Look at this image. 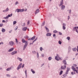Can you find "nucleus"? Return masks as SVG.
<instances>
[{
    "label": "nucleus",
    "instance_id": "1",
    "mask_svg": "<svg viewBox=\"0 0 78 78\" xmlns=\"http://www.w3.org/2000/svg\"><path fill=\"white\" fill-rule=\"evenodd\" d=\"M55 59L57 61H59V60H62V58H60L59 56V55L58 54H57L56 56L55 57Z\"/></svg>",
    "mask_w": 78,
    "mask_h": 78
},
{
    "label": "nucleus",
    "instance_id": "2",
    "mask_svg": "<svg viewBox=\"0 0 78 78\" xmlns=\"http://www.w3.org/2000/svg\"><path fill=\"white\" fill-rule=\"evenodd\" d=\"M22 66V63H20L19 65L18 66L17 68V70H19L20 69H21Z\"/></svg>",
    "mask_w": 78,
    "mask_h": 78
},
{
    "label": "nucleus",
    "instance_id": "3",
    "mask_svg": "<svg viewBox=\"0 0 78 78\" xmlns=\"http://www.w3.org/2000/svg\"><path fill=\"white\" fill-rule=\"evenodd\" d=\"M12 16V13H11V14L8 15V16H6V17H4L3 19H8L9 17H11Z\"/></svg>",
    "mask_w": 78,
    "mask_h": 78
},
{
    "label": "nucleus",
    "instance_id": "4",
    "mask_svg": "<svg viewBox=\"0 0 78 78\" xmlns=\"http://www.w3.org/2000/svg\"><path fill=\"white\" fill-rule=\"evenodd\" d=\"M63 2H64V1H63V0H62L60 2V4L58 5L59 6H61L62 5H63L64 4Z\"/></svg>",
    "mask_w": 78,
    "mask_h": 78
},
{
    "label": "nucleus",
    "instance_id": "5",
    "mask_svg": "<svg viewBox=\"0 0 78 78\" xmlns=\"http://www.w3.org/2000/svg\"><path fill=\"white\" fill-rule=\"evenodd\" d=\"M28 45V42H26L25 43V44H24V46L23 48V50H24L26 48H27V46Z\"/></svg>",
    "mask_w": 78,
    "mask_h": 78
},
{
    "label": "nucleus",
    "instance_id": "6",
    "mask_svg": "<svg viewBox=\"0 0 78 78\" xmlns=\"http://www.w3.org/2000/svg\"><path fill=\"white\" fill-rule=\"evenodd\" d=\"M60 69L62 70H64V69H66V66L64 65L63 66H62L61 67Z\"/></svg>",
    "mask_w": 78,
    "mask_h": 78
},
{
    "label": "nucleus",
    "instance_id": "7",
    "mask_svg": "<svg viewBox=\"0 0 78 78\" xmlns=\"http://www.w3.org/2000/svg\"><path fill=\"white\" fill-rule=\"evenodd\" d=\"M9 44L11 46H13V45H14V43L12 41L9 42Z\"/></svg>",
    "mask_w": 78,
    "mask_h": 78
},
{
    "label": "nucleus",
    "instance_id": "8",
    "mask_svg": "<svg viewBox=\"0 0 78 78\" xmlns=\"http://www.w3.org/2000/svg\"><path fill=\"white\" fill-rule=\"evenodd\" d=\"M70 68L69 67H67V70L66 71V74H68L69 73V71L70 70Z\"/></svg>",
    "mask_w": 78,
    "mask_h": 78
},
{
    "label": "nucleus",
    "instance_id": "9",
    "mask_svg": "<svg viewBox=\"0 0 78 78\" xmlns=\"http://www.w3.org/2000/svg\"><path fill=\"white\" fill-rule=\"evenodd\" d=\"M65 8H66L65 5H62L61 7V10H64L65 9Z\"/></svg>",
    "mask_w": 78,
    "mask_h": 78
},
{
    "label": "nucleus",
    "instance_id": "10",
    "mask_svg": "<svg viewBox=\"0 0 78 78\" xmlns=\"http://www.w3.org/2000/svg\"><path fill=\"white\" fill-rule=\"evenodd\" d=\"M17 53V51H15L11 53V55H15V54H16Z\"/></svg>",
    "mask_w": 78,
    "mask_h": 78
},
{
    "label": "nucleus",
    "instance_id": "11",
    "mask_svg": "<svg viewBox=\"0 0 78 78\" xmlns=\"http://www.w3.org/2000/svg\"><path fill=\"white\" fill-rule=\"evenodd\" d=\"M72 69L73 70V71H74V72H75L76 70V69H75V68L73 66H72L71 67Z\"/></svg>",
    "mask_w": 78,
    "mask_h": 78
},
{
    "label": "nucleus",
    "instance_id": "12",
    "mask_svg": "<svg viewBox=\"0 0 78 78\" xmlns=\"http://www.w3.org/2000/svg\"><path fill=\"white\" fill-rule=\"evenodd\" d=\"M24 72L26 75V78H27V77H28V75L27 74V69H25Z\"/></svg>",
    "mask_w": 78,
    "mask_h": 78
},
{
    "label": "nucleus",
    "instance_id": "13",
    "mask_svg": "<svg viewBox=\"0 0 78 78\" xmlns=\"http://www.w3.org/2000/svg\"><path fill=\"white\" fill-rule=\"evenodd\" d=\"M63 64H64V65H66L67 64V62H66V60H63L62 61Z\"/></svg>",
    "mask_w": 78,
    "mask_h": 78
},
{
    "label": "nucleus",
    "instance_id": "14",
    "mask_svg": "<svg viewBox=\"0 0 78 78\" xmlns=\"http://www.w3.org/2000/svg\"><path fill=\"white\" fill-rule=\"evenodd\" d=\"M46 36H51V33H47L46 34Z\"/></svg>",
    "mask_w": 78,
    "mask_h": 78
},
{
    "label": "nucleus",
    "instance_id": "15",
    "mask_svg": "<svg viewBox=\"0 0 78 78\" xmlns=\"http://www.w3.org/2000/svg\"><path fill=\"white\" fill-rule=\"evenodd\" d=\"M12 67H11L10 68H7L6 70L7 71H9V70H12Z\"/></svg>",
    "mask_w": 78,
    "mask_h": 78
},
{
    "label": "nucleus",
    "instance_id": "16",
    "mask_svg": "<svg viewBox=\"0 0 78 78\" xmlns=\"http://www.w3.org/2000/svg\"><path fill=\"white\" fill-rule=\"evenodd\" d=\"M22 41L23 43H25H25H26V42H27V41H25L24 39L22 38Z\"/></svg>",
    "mask_w": 78,
    "mask_h": 78
},
{
    "label": "nucleus",
    "instance_id": "17",
    "mask_svg": "<svg viewBox=\"0 0 78 78\" xmlns=\"http://www.w3.org/2000/svg\"><path fill=\"white\" fill-rule=\"evenodd\" d=\"M14 49V48H11L9 49L8 50L9 52H11V51H12Z\"/></svg>",
    "mask_w": 78,
    "mask_h": 78
},
{
    "label": "nucleus",
    "instance_id": "18",
    "mask_svg": "<svg viewBox=\"0 0 78 78\" xmlns=\"http://www.w3.org/2000/svg\"><path fill=\"white\" fill-rule=\"evenodd\" d=\"M38 12H39V9H37L35 12V14H37Z\"/></svg>",
    "mask_w": 78,
    "mask_h": 78
},
{
    "label": "nucleus",
    "instance_id": "19",
    "mask_svg": "<svg viewBox=\"0 0 78 78\" xmlns=\"http://www.w3.org/2000/svg\"><path fill=\"white\" fill-rule=\"evenodd\" d=\"M27 27H24L22 28V30L23 31H26L27 30Z\"/></svg>",
    "mask_w": 78,
    "mask_h": 78
},
{
    "label": "nucleus",
    "instance_id": "20",
    "mask_svg": "<svg viewBox=\"0 0 78 78\" xmlns=\"http://www.w3.org/2000/svg\"><path fill=\"white\" fill-rule=\"evenodd\" d=\"M17 59H18V60H19V61H20L21 62H22V59L21 58H19V57L17 58Z\"/></svg>",
    "mask_w": 78,
    "mask_h": 78
},
{
    "label": "nucleus",
    "instance_id": "21",
    "mask_svg": "<svg viewBox=\"0 0 78 78\" xmlns=\"http://www.w3.org/2000/svg\"><path fill=\"white\" fill-rule=\"evenodd\" d=\"M72 49V48H71L70 47H68V52L69 53L71 51V50Z\"/></svg>",
    "mask_w": 78,
    "mask_h": 78
},
{
    "label": "nucleus",
    "instance_id": "22",
    "mask_svg": "<svg viewBox=\"0 0 78 78\" xmlns=\"http://www.w3.org/2000/svg\"><path fill=\"white\" fill-rule=\"evenodd\" d=\"M45 27V28L47 31V33L49 32V29H48V28H47L46 27Z\"/></svg>",
    "mask_w": 78,
    "mask_h": 78
},
{
    "label": "nucleus",
    "instance_id": "23",
    "mask_svg": "<svg viewBox=\"0 0 78 78\" xmlns=\"http://www.w3.org/2000/svg\"><path fill=\"white\" fill-rule=\"evenodd\" d=\"M31 71L32 72L33 74H34L35 73V71H34L33 69H31Z\"/></svg>",
    "mask_w": 78,
    "mask_h": 78
},
{
    "label": "nucleus",
    "instance_id": "24",
    "mask_svg": "<svg viewBox=\"0 0 78 78\" xmlns=\"http://www.w3.org/2000/svg\"><path fill=\"white\" fill-rule=\"evenodd\" d=\"M67 74H66V72L65 74L63 75V76H64V77H65V78H66V77L67 76Z\"/></svg>",
    "mask_w": 78,
    "mask_h": 78
},
{
    "label": "nucleus",
    "instance_id": "25",
    "mask_svg": "<svg viewBox=\"0 0 78 78\" xmlns=\"http://www.w3.org/2000/svg\"><path fill=\"white\" fill-rule=\"evenodd\" d=\"M2 33H4V32H5V29L3 28H2Z\"/></svg>",
    "mask_w": 78,
    "mask_h": 78
},
{
    "label": "nucleus",
    "instance_id": "26",
    "mask_svg": "<svg viewBox=\"0 0 78 78\" xmlns=\"http://www.w3.org/2000/svg\"><path fill=\"white\" fill-rule=\"evenodd\" d=\"M48 59L49 61H51V60L52 59V57H49L48 58Z\"/></svg>",
    "mask_w": 78,
    "mask_h": 78
},
{
    "label": "nucleus",
    "instance_id": "27",
    "mask_svg": "<svg viewBox=\"0 0 78 78\" xmlns=\"http://www.w3.org/2000/svg\"><path fill=\"white\" fill-rule=\"evenodd\" d=\"M72 50L73 51H76V48H73Z\"/></svg>",
    "mask_w": 78,
    "mask_h": 78
},
{
    "label": "nucleus",
    "instance_id": "28",
    "mask_svg": "<svg viewBox=\"0 0 78 78\" xmlns=\"http://www.w3.org/2000/svg\"><path fill=\"white\" fill-rule=\"evenodd\" d=\"M63 72V71L62 70L60 71L59 73V75H61L62 74Z\"/></svg>",
    "mask_w": 78,
    "mask_h": 78
},
{
    "label": "nucleus",
    "instance_id": "29",
    "mask_svg": "<svg viewBox=\"0 0 78 78\" xmlns=\"http://www.w3.org/2000/svg\"><path fill=\"white\" fill-rule=\"evenodd\" d=\"M16 12H20V9H16Z\"/></svg>",
    "mask_w": 78,
    "mask_h": 78
},
{
    "label": "nucleus",
    "instance_id": "30",
    "mask_svg": "<svg viewBox=\"0 0 78 78\" xmlns=\"http://www.w3.org/2000/svg\"><path fill=\"white\" fill-rule=\"evenodd\" d=\"M35 37H36V36H34L32 38H31V40H34V39H35Z\"/></svg>",
    "mask_w": 78,
    "mask_h": 78
},
{
    "label": "nucleus",
    "instance_id": "31",
    "mask_svg": "<svg viewBox=\"0 0 78 78\" xmlns=\"http://www.w3.org/2000/svg\"><path fill=\"white\" fill-rule=\"evenodd\" d=\"M17 23V21H14L13 22V25H14L15 24H16V23Z\"/></svg>",
    "mask_w": 78,
    "mask_h": 78
},
{
    "label": "nucleus",
    "instance_id": "32",
    "mask_svg": "<svg viewBox=\"0 0 78 78\" xmlns=\"http://www.w3.org/2000/svg\"><path fill=\"white\" fill-rule=\"evenodd\" d=\"M24 11V9H20V12H23Z\"/></svg>",
    "mask_w": 78,
    "mask_h": 78
},
{
    "label": "nucleus",
    "instance_id": "33",
    "mask_svg": "<svg viewBox=\"0 0 78 78\" xmlns=\"http://www.w3.org/2000/svg\"><path fill=\"white\" fill-rule=\"evenodd\" d=\"M24 38L25 39H28V38H29V37H28V36L27 35H26V36H25Z\"/></svg>",
    "mask_w": 78,
    "mask_h": 78
},
{
    "label": "nucleus",
    "instance_id": "34",
    "mask_svg": "<svg viewBox=\"0 0 78 78\" xmlns=\"http://www.w3.org/2000/svg\"><path fill=\"white\" fill-rule=\"evenodd\" d=\"M15 40H16V44H18V43L19 42V41H17V39H16Z\"/></svg>",
    "mask_w": 78,
    "mask_h": 78
},
{
    "label": "nucleus",
    "instance_id": "35",
    "mask_svg": "<svg viewBox=\"0 0 78 78\" xmlns=\"http://www.w3.org/2000/svg\"><path fill=\"white\" fill-rule=\"evenodd\" d=\"M58 44H60V45H61V44H62V42H61V41H59Z\"/></svg>",
    "mask_w": 78,
    "mask_h": 78
},
{
    "label": "nucleus",
    "instance_id": "36",
    "mask_svg": "<svg viewBox=\"0 0 78 78\" xmlns=\"http://www.w3.org/2000/svg\"><path fill=\"white\" fill-rule=\"evenodd\" d=\"M9 11V9L8 8H7L6 9H5V12H7V11Z\"/></svg>",
    "mask_w": 78,
    "mask_h": 78
},
{
    "label": "nucleus",
    "instance_id": "37",
    "mask_svg": "<svg viewBox=\"0 0 78 78\" xmlns=\"http://www.w3.org/2000/svg\"><path fill=\"white\" fill-rule=\"evenodd\" d=\"M62 28L64 30H66V27L64 26H63Z\"/></svg>",
    "mask_w": 78,
    "mask_h": 78
},
{
    "label": "nucleus",
    "instance_id": "38",
    "mask_svg": "<svg viewBox=\"0 0 78 78\" xmlns=\"http://www.w3.org/2000/svg\"><path fill=\"white\" fill-rule=\"evenodd\" d=\"M68 11H69V14H71V12H72V10H71V9L68 10Z\"/></svg>",
    "mask_w": 78,
    "mask_h": 78
},
{
    "label": "nucleus",
    "instance_id": "39",
    "mask_svg": "<svg viewBox=\"0 0 78 78\" xmlns=\"http://www.w3.org/2000/svg\"><path fill=\"white\" fill-rule=\"evenodd\" d=\"M37 58H39V53L38 52H37Z\"/></svg>",
    "mask_w": 78,
    "mask_h": 78
},
{
    "label": "nucleus",
    "instance_id": "40",
    "mask_svg": "<svg viewBox=\"0 0 78 78\" xmlns=\"http://www.w3.org/2000/svg\"><path fill=\"white\" fill-rule=\"evenodd\" d=\"M42 49L43 48L42 47H40V51H42Z\"/></svg>",
    "mask_w": 78,
    "mask_h": 78
},
{
    "label": "nucleus",
    "instance_id": "41",
    "mask_svg": "<svg viewBox=\"0 0 78 78\" xmlns=\"http://www.w3.org/2000/svg\"><path fill=\"white\" fill-rule=\"evenodd\" d=\"M45 25V21H44L43 23H42V24L41 25V26H44Z\"/></svg>",
    "mask_w": 78,
    "mask_h": 78
},
{
    "label": "nucleus",
    "instance_id": "42",
    "mask_svg": "<svg viewBox=\"0 0 78 78\" xmlns=\"http://www.w3.org/2000/svg\"><path fill=\"white\" fill-rule=\"evenodd\" d=\"M3 24H0V27H3Z\"/></svg>",
    "mask_w": 78,
    "mask_h": 78
},
{
    "label": "nucleus",
    "instance_id": "43",
    "mask_svg": "<svg viewBox=\"0 0 78 78\" xmlns=\"http://www.w3.org/2000/svg\"><path fill=\"white\" fill-rule=\"evenodd\" d=\"M17 28H18V27H17V26H16L15 28V31H16V30H17Z\"/></svg>",
    "mask_w": 78,
    "mask_h": 78
},
{
    "label": "nucleus",
    "instance_id": "44",
    "mask_svg": "<svg viewBox=\"0 0 78 78\" xmlns=\"http://www.w3.org/2000/svg\"><path fill=\"white\" fill-rule=\"evenodd\" d=\"M18 3H19V2H17V1L15 3V5H17V4H18Z\"/></svg>",
    "mask_w": 78,
    "mask_h": 78
},
{
    "label": "nucleus",
    "instance_id": "45",
    "mask_svg": "<svg viewBox=\"0 0 78 78\" xmlns=\"http://www.w3.org/2000/svg\"><path fill=\"white\" fill-rule=\"evenodd\" d=\"M25 23H23L22 24V26H23V27H24V26H25Z\"/></svg>",
    "mask_w": 78,
    "mask_h": 78
},
{
    "label": "nucleus",
    "instance_id": "46",
    "mask_svg": "<svg viewBox=\"0 0 78 78\" xmlns=\"http://www.w3.org/2000/svg\"><path fill=\"white\" fill-rule=\"evenodd\" d=\"M33 53L34 54H36V52L35 51H32Z\"/></svg>",
    "mask_w": 78,
    "mask_h": 78
},
{
    "label": "nucleus",
    "instance_id": "47",
    "mask_svg": "<svg viewBox=\"0 0 78 78\" xmlns=\"http://www.w3.org/2000/svg\"><path fill=\"white\" fill-rule=\"evenodd\" d=\"M54 33H57V31L56 30H54L53 31Z\"/></svg>",
    "mask_w": 78,
    "mask_h": 78
},
{
    "label": "nucleus",
    "instance_id": "48",
    "mask_svg": "<svg viewBox=\"0 0 78 78\" xmlns=\"http://www.w3.org/2000/svg\"><path fill=\"white\" fill-rule=\"evenodd\" d=\"M24 64H23L22 66H21V67L22 68H23V67H24Z\"/></svg>",
    "mask_w": 78,
    "mask_h": 78
},
{
    "label": "nucleus",
    "instance_id": "49",
    "mask_svg": "<svg viewBox=\"0 0 78 78\" xmlns=\"http://www.w3.org/2000/svg\"><path fill=\"white\" fill-rule=\"evenodd\" d=\"M67 39H68V41H69V40H70V37H67Z\"/></svg>",
    "mask_w": 78,
    "mask_h": 78
},
{
    "label": "nucleus",
    "instance_id": "50",
    "mask_svg": "<svg viewBox=\"0 0 78 78\" xmlns=\"http://www.w3.org/2000/svg\"><path fill=\"white\" fill-rule=\"evenodd\" d=\"M41 57L42 58H44V55L43 54H41Z\"/></svg>",
    "mask_w": 78,
    "mask_h": 78
},
{
    "label": "nucleus",
    "instance_id": "51",
    "mask_svg": "<svg viewBox=\"0 0 78 78\" xmlns=\"http://www.w3.org/2000/svg\"><path fill=\"white\" fill-rule=\"evenodd\" d=\"M6 76H8L9 77H10V76H11L10 75H9V74H7L6 75Z\"/></svg>",
    "mask_w": 78,
    "mask_h": 78
},
{
    "label": "nucleus",
    "instance_id": "52",
    "mask_svg": "<svg viewBox=\"0 0 78 78\" xmlns=\"http://www.w3.org/2000/svg\"><path fill=\"white\" fill-rule=\"evenodd\" d=\"M27 25H29L30 24V20H28L27 22Z\"/></svg>",
    "mask_w": 78,
    "mask_h": 78
},
{
    "label": "nucleus",
    "instance_id": "53",
    "mask_svg": "<svg viewBox=\"0 0 78 78\" xmlns=\"http://www.w3.org/2000/svg\"><path fill=\"white\" fill-rule=\"evenodd\" d=\"M12 30H10V31H9V33H11V32H12Z\"/></svg>",
    "mask_w": 78,
    "mask_h": 78
},
{
    "label": "nucleus",
    "instance_id": "54",
    "mask_svg": "<svg viewBox=\"0 0 78 78\" xmlns=\"http://www.w3.org/2000/svg\"><path fill=\"white\" fill-rule=\"evenodd\" d=\"M63 26H66V24L65 23H63Z\"/></svg>",
    "mask_w": 78,
    "mask_h": 78
},
{
    "label": "nucleus",
    "instance_id": "55",
    "mask_svg": "<svg viewBox=\"0 0 78 78\" xmlns=\"http://www.w3.org/2000/svg\"><path fill=\"white\" fill-rule=\"evenodd\" d=\"M59 35H62V33H61V32H59Z\"/></svg>",
    "mask_w": 78,
    "mask_h": 78
},
{
    "label": "nucleus",
    "instance_id": "56",
    "mask_svg": "<svg viewBox=\"0 0 78 78\" xmlns=\"http://www.w3.org/2000/svg\"><path fill=\"white\" fill-rule=\"evenodd\" d=\"M75 72H76V73L78 74V70L76 69V70L75 71Z\"/></svg>",
    "mask_w": 78,
    "mask_h": 78
},
{
    "label": "nucleus",
    "instance_id": "57",
    "mask_svg": "<svg viewBox=\"0 0 78 78\" xmlns=\"http://www.w3.org/2000/svg\"><path fill=\"white\" fill-rule=\"evenodd\" d=\"M30 40H31V38H30L28 39V41H30Z\"/></svg>",
    "mask_w": 78,
    "mask_h": 78
},
{
    "label": "nucleus",
    "instance_id": "58",
    "mask_svg": "<svg viewBox=\"0 0 78 78\" xmlns=\"http://www.w3.org/2000/svg\"><path fill=\"white\" fill-rule=\"evenodd\" d=\"M70 19V16H68V20H69Z\"/></svg>",
    "mask_w": 78,
    "mask_h": 78
},
{
    "label": "nucleus",
    "instance_id": "59",
    "mask_svg": "<svg viewBox=\"0 0 78 78\" xmlns=\"http://www.w3.org/2000/svg\"><path fill=\"white\" fill-rule=\"evenodd\" d=\"M73 66H74V67H76V66H77V65H76V64H74Z\"/></svg>",
    "mask_w": 78,
    "mask_h": 78
},
{
    "label": "nucleus",
    "instance_id": "60",
    "mask_svg": "<svg viewBox=\"0 0 78 78\" xmlns=\"http://www.w3.org/2000/svg\"><path fill=\"white\" fill-rule=\"evenodd\" d=\"M77 27H74V29H76V28H77Z\"/></svg>",
    "mask_w": 78,
    "mask_h": 78
},
{
    "label": "nucleus",
    "instance_id": "61",
    "mask_svg": "<svg viewBox=\"0 0 78 78\" xmlns=\"http://www.w3.org/2000/svg\"><path fill=\"white\" fill-rule=\"evenodd\" d=\"M37 40L36 39H35L34 41H33V43H34V42H35V41H37Z\"/></svg>",
    "mask_w": 78,
    "mask_h": 78
},
{
    "label": "nucleus",
    "instance_id": "62",
    "mask_svg": "<svg viewBox=\"0 0 78 78\" xmlns=\"http://www.w3.org/2000/svg\"><path fill=\"white\" fill-rule=\"evenodd\" d=\"M55 36H56V35L55 34H54L53 35V37H55Z\"/></svg>",
    "mask_w": 78,
    "mask_h": 78
},
{
    "label": "nucleus",
    "instance_id": "63",
    "mask_svg": "<svg viewBox=\"0 0 78 78\" xmlns=\"http://www.w3.org/2000/svg\"><path fill=\"white\" fill-rule=\"evenodd\" d=\"M2 22L3 23H5V20H3Z\"/></svg>",
    "mask_w": 78,
    "mask_h": 78
},
{
    "label": "nucleus",
    "instance_id": "64",
    "mask_svg": "<svg viewBox=\"0 0 78 78\" xmlns=\"http://www.w3.org/2000/svg\"><path fill=\"white\" fill-rule=\"evenodd\" d=\"M71 74L72 75H74V74H73V72H71Z\"/></svg>",
    "mask_w": 78,
    "mask_h": 78
}]
</instances>
